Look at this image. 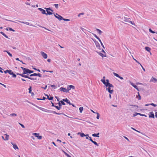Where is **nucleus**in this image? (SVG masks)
Wrapping results in <instances>:
<instances>
[{
    "instance_id": "obj_1",
    "label": "nucleus",
    "mask_w": 157,
    "mask_h": 157,
    "mask_svg": "<svg viewBox=\"0 0 157 157\" xmlns=\"http://www.w3.org/2000/svg\"><path fill=\"white\" fill-rule=\"evenodd\" d=\"M32 104L33 105H34V106H36V107L38 108V109H39L40 110H41L42 111L46 112H49V113H53L56 114H58V115H60L61 114H62V113H58L55 111H52V110H48L47 109H44V108L39 107L34 104Z\"/></svg>"
},
{
    "instance_id": "obj_2",
    "label": "nucleus",
    "mask_w": 157,
    "mask_h": 157,
    "mask_svg": "<svg viewBox=\"0 0 157 157\" xmlns=\"http://www.w3.org/2000/svg\"><path fill=\"white\" fill-rule=\"evenodd\" d=\"M21 68L22 69L23 71V74H31L34 72L33 71H32L29 70L28 68H26L23 67H21Z\"/></svg>"
},
{
    "instance_id": "obj_3",
    "label": "nucleus",
    "mask_w": 157,
    "mask_h": 157,
    "mask_svg": "<svg viewBox=\"0 0 157 157\" xmlns=\"http://www.w3.org/2000/svg\"><path fill=\"white\" fill-rule=\"evenodd\" d=\"M122 19L123 21L126 22L125 23L126 24H128L129 23H131L132 25H135V24L133 22H132L130 20V19L129 18H128L124 17L122 18Z\"/></svg>"
},
{
    "instance_id": "obj_4",
    "label": "nucleus",
    "mask_w": 157,
    "mask_h": 157,
    "mask_svg": "<svg viewBox=\"0 0 157 157\" xmlns=\"http://www.w3.org/2000/svg\"><path fill=\"white\" fill-rule=\"evenodd\" d=\"M41 11V13L43 14H45L46 15L48 14L51 15L53 14V13L50 12L49 10H40Z\"/></svg>"
},
{
    "instance_id": "obj_5",
    "label": "nucleus",
    "mask_w": 157,
    "mask_h": 157,
    "mask_svg": "<svg viewBox=\"0 0 157 157\" xmlns=\"http://www.w3.org/2000/svg\"><path fill=\"white\" fill-rule=\"evenodd\" d=\"M39 133H33V135L35 137H37V138L39 140H41L42 138V136H39Z\"/></svg>"
},
{
    "instance_id": "obj_6",
    "label": "nucleus",
    "mask_w": 157,
    "mask_h": 157,
    "mask_svg": "<svg viewBox=\"0 0 157 157\" xmlns=\"http://www.w3.org/2000/svg\"><path fill=\"white\" fill-rule=\"evenodd\" d=\"M41 55L44 59H47L48 57L47 55L43 52H41Z\"/></svg>"
},
{
    "instance_id": "obj_7",
    "label": "nucleus",
    "mask_w": 157,
    "mask_h": 157,
    "mask_svg": "<svg viewBox=\"0 0 157 157\" xmlns=\"http://www.w3.org/2000/svg\"><path fill=\"white\" fill-rule=\"evenodd\" d=\"M106 90H107L108 91V92L109 93L111 94H112L113 92V89L111 90V87H108V88H106Z\"/></svg>"
},
{
    "instance_id": "obj_8",
    "label": "nucleus",
    "mask_w": 157,
    "mask_h": 157,
    "mask_svg": "<svg viewBox=\"0 0 157 157\" xmlns=\"http://www.w3.org/2000/svg\"><path fill=\"white\" fill-rule=\"evenodd\" d=\"M58 105H59V106H57L56 105L55 106V107L56 109H57L58 110H59L60 109H61V108L62 105H61V103H60V102H59L58 103Z\"/></svg>"
},
{
    "instance_id": "obj_9",
    "label": "nucleus",
    "mask_w": 157,
    "mask_h": 157,
    "mask_svg": "<svg viewBox=\"0 0 157 157\" xmlns=\"http://www.w3.org/2000/svg\"><path fill=\"white\" fill-rule=\"evenodd\" d=\"M11 144L13 145V148L15 149H18V147L17 146V145L16 144H13V143L11 142Z\"/></svg>"
},
{
    "instance_id": "obj_10",
    "label": "nucleus",
    "mask_w": 157,
    "mask_h": 157,
    "mask_svg": "<svg viewBox=\"0 0 157 157\" xmlns=\"http://www.w3.org/2000/svg\"><path fill=\"white\" fill-rule=\"evenodd\" d=\"M18 21L20 22H21V23L25 24H26L28 25H29L31 26H33V25L32 24H30L29 23L27 22H23V21ZM33 26L36 27L35 26Z\"/></svg>"
},
{
    "instance_id": "obj_11",
    "label": "nucleus",
    "mask_w": 157,
    "mask_h": 157,
    "mask_svg": "<svg viewBox=\"0 0 157 157\" xmlns=\"http://www.w3.org/2000/svg\"><path fill=\"white\" fill-rule=\"evenodd\" d=\"M63 101L66 102L67 103H68L69 105H72V104L70 102V101L67 98H66L65 99H63Z\"/></svg>"
},
{
    "instance_id": "obj_12",
    "label": "nucleus",
    "mask_w": 157,
    "mask_h": 157,
    "mask_svg": "<svg viewBox=\"0 0 157 157\" xmlns=\"http://www.w3.org/2000/svg\"><path fill=\"white\" fill-rule=\"evenodd\" d=\"M60 90L61 91H62L63 92L66 93L67 92V89L66 88H64L63 87H61L60 88Z\"/></svg>"
},
{
    "instance_id": "obj_13",
    "label": "nucleus",
    "mask_w": 157,
    "mask_h": 157,
    "mask_svg": "<svg viewBox=\"0 0 157 157\" xmlns=\"http://www.w3.org/2000/svg\"><path fill=\"white\" fill-rule=\"evenodd\" d=\"M56 15H57V17H56V18H57L59 21L62 20L63 19V17L60 15L56 13Z\"/></svg>"
},
{
    "instance_id": "obj_14",
    "label": "nucleus",
    "mask_w": 157,
    "mask_h": 157,
    "mask_svg": "<svg viewBox=\"0 0 157 157\" xmlns=\"http://www.w3.org/2000/svg\"><path fill=\"white\" fill-rule=\"evenodd\" d=\"M150 114L151 115H149V118H155V116L153 112H151L150 113Z\"/></svg>"
},
{
    "instance_id": "obj_15",
    "label": "nucleus",
    "mask_w": 157,
    "mask_h": 157,
    "mask_svg": "<svg viewBox=\"0 0 157 157\" xmlns=\"http://www.w3.org/2000/svg\"><path fill=\"white\" fill-rule=\"evenodd\" d=\"M24 74H23V73L22 74H21L20 76H21L22 77L29 78V76L28 75H29L28 74L27 75H25Z\"/></svg>"
},
{
    "instance_id": "obj_16",
    "label": "nucleus",
    "mask_w": 157,
    "mask_h": 157,
    "mask_svg": "<svg viewBox=\"0 0 157 157\" xmlns=\"http://www.w3.org/2000/svg\"><path fill=\"white\" fill-rule=\"evenodd\" d=\"M150 82H157V79L156 78L152 77L151 79Z\"/></svg>"
},
{
    "instance_id": "obj_17",
    "label": "nucleus",
    "mask_w": 157,
    "mask_h": 157,
    "mask_svg": "<svg viewBox=\"0 0 157 157\" xmlns=\"http://www.w3.org/2000/svg\"><path fill=\"white\" fill-rule=\"evenodd\" d=\"M45 95L47 97V99L49 100H52L53 99V97H49L48 94H45Z\"/></svg>"
},
{
    "instance_id": "obj_18",
    "label": "nucleus",
    "mask_w": 157,
    "mask_h": 157,
    "mask_svg": "<svg viewBox=\"0 0 157 157\" xmlns=\"http://www.w3.org/2000/svg\"><path fill=\"white\" fill-rule=\"evenodd\" d=\"M99 133L98 132L97 134H93L92 135V136L94 137H99Z\"/></svg>"
},
{
    "instance_id": "obj_19",
    "label": "nucleus",
    "mask_w": 157,
    "mask_h": 157,
    "mask_svg": "<svg viewBox=\"0 0 157 157\" xmlns=\"http://www.w3.org/2000/svg\"><path fill=\"white\" fill-rule=\"evenodd\" d=\"M130 83H131V84L132 85V86L134 88H136L138 90H139L138 89V87L137 86H136V85H134V84L130 82Z\"/></svg>"
},
{
    "instance_id": "obj_20",
    "label": "nucleus",
    "mask_w": 157,
    "mask_h": 157,
    "mask_svg": "<svg viewBox=\"0 0 157 157\" xmlns=\"http://www.w3.org/2000/svg\"><path fill=\"white\" fill-rule=\"evenodd\" d=\"M78 135H79L81 137H83L84 136H85L86 135L84 134V133H83L81 132H78L77 134Z\"/></svg>"
},
{
    "instance_id": "obj_21",
    "label": "nucleus",
    "mask_w": 157,
    "mask_h": 157,
    "mask_svg": "<svg viewBox=\"0 0 157 157\" xmlns=\"http://www.w3.org/2000/svg\"><path fill=\"white\" fill-rule=\"evenodd\" d=\"M95 44H96V46L97 48H98L99 49H100V44H99V43L97 41H96V42H95Z\"/></svg>"
},
{
    "instance_id": "obj_22",
    "label": "nucleus",
    "mask_w": 157,
    "mask_h": 157,
    "mask_svg": "<svg viewBox=\"0 0 157 157\" xmlns=\"http://www.w3.org/2000/svg\"><path fill=\"white\" fill-rule=\"evenodd\" d=\"M97 53L100 56H102V57H103L104 56H105V57H106V55H105L104 54H103L101 52H97Z\"/></svg>"
},
{
    "instance_id": "obj_23",
    "label": "nucleus",
    "mask_w": 157,
    "mask_h": 157,
    "mask_svg": "<svg viewBox=\"0 0 157 157\" xmlns=\"http://www.w3.org/2000/svg\"><path fill=\"white\" fill-rule=\"evenodd\" d=\"M96 30L98 33V34L99 35H101L102 33V32L99 29H96Z\"/></svg>"
},
{
    "instance_id": "obj_24",
    "label": "nucleus",
    "mask_w": 157,
    "mask_h": 157,
    "mask_svg": "<svg viewBox=\"0 0 157 157\" xmlns=\"http://www.w3.org/2000/svg\"><path fill=\"white\" fill-rule=\"evenodd\" d=\"M0 33L4 36L6 38H8V36H6L3 32H0Z\"/></svg>"
},
{
    "instance_id": "obj_25",
    "label": "nucleus",
    "mask_w": 157,
    "mask_h": 157,
    "mask_svg": "<svg viewBox=\"0 0 157 157\" xmlns=\"http://www.w3.org/2000/svg\"><path fill=\"white\" fill-rule=\"evenodd\" d=\"M145 50L148 52H150L151 50V48L148 47H146L145 48Z\"/></svg>"
},
{
    "instance_id": "obj_26",
    "label": "nucleus",
    "mask_w": 157,
    "mask_h": 157,
    "mask_svg": "<svg viewBox=\"0 0 157 157\" xmlns=\"http://www.w3.org/2000/svg\"><path fill=\"white\" fill-rule=\"evenodd\" d=\"M4 52H6L10 56V57H12V55L9 52H8V51H6V50H5L4 51Z\"/></svg>"
},
{
    "instance_id": "obj_27",
    "label": "nucleus",
    "mask_w": 157,
    "mask_h": 157,
    "mask_svg": "<svg viewBox=\"0 0 157 157\" xmlns=\"http://www.w3.org/2000/svg\"><path fill=\"white\" fill-rule=\"evenodd\" d=\"M106 82H105V85L106 86L107 85H108L110 83L109 82V80L108 79H106Z\"/></svg>"
},
{
    "instance_id": "obj_28",
    "label": "nucleus",
    "mask_w": 157,
    "mask_h": 157,
    "mask_svg": "<svg viewBox=\"0 0 157 157\" xmlns=\"http://www.w3.org/2000/svg\"><path fill=\"white\" fill-rule=\"evenodd\" d=\"M106 87H113V85L111 84H110V83H109V84L108 85H107L106 86Z\"/></svg>"
},
{
    "instance_id": "obj_29",
    "label": "nucleus",
    "mask_w": 157,
    "mask_h": 157,
    "mask_svg": "<svg viewBox=\"0 0 157 157\" xmlns=\"http://www.w3.org/2000/svg\"><path fill=\"white\" fill-rule=\"evenodd\" d=\"M5 135L6 136L5 137V140H8L9 139V136L7 134H5Z\"/></svg>"
},
{
    "instance_id": "obj_30",
    "label": "nucleus",
    "mask_w": 157,
    "mask_h": 157,
    "mask_svg": "<svg viewBox=\"0 0 157 157\" xmlns=\"http://www.w3.org/2000/svg\"><path fill=\"white\" fill-rule=\"evenodd\" d=\"M79 111L80 113H82L83 110V107H80L79 108Z\"/></svg>"
},
{
    "instance_id": "obj_31",
    "label": "nucleus",
    "mask_w": 157,
    "mask_h": 157,
    "mask_svg": "<svg viewBox=\"0 0 157 157\" xmlns=\"http://www.w3.org/2000/svg\"><path fill=\"white\" fill-rule=\"evenodd\" d=\"M64 101H63V99L62 101H60L59 102L60 103H61V105H65V103L64 102Z\"/></svg>"
},
{
    "instance_id": "obj_32",
    "label": "nucleus",
    "mask_w": 157,
    "mask_h": 157,
    "mask_svg": "<svg viewBox=\"0 0 157 157\" xmlns=\"http://www.w3.org/2000/svg\"><path fill=\"white\" fill-rule=\"evenodd\" d=\"M113 74L114 76H116L117 77H120L119 75L117 73H116L115 72H113Z\"/></svg>"
},
{
    "instance_id": "obj_33",
    "label": "nucleus",
    "mask_w": 157,
    "mask_h": 157,
    "mask_svg": "<svg viewBox=\"0 0 157 157\" xmlns=\"http://www.w3.org/2000/svg\"><path fill=\"white\" fill-rule=\"evenodd\" d=\"M36 75H37V73H34L33 74H31L30 75V76L32 77V76H36Z\"/></svg>"
},
{
    "instance_id": "obj_34",
    "label": "nucleus",
    "mask_w": 157,
    "mask_h": 157,
    "mask_svg": "<svg viewBox=\"0 0 157 157\" xmlns=\"http://www.w3.org/2000/svg\"><path fill=\"white\" fill-rule=\"evenodd\" d=\"M69 87H70L71 89V88L73 89H74L75 88V86L72 85L69 86Z\"/></svg>"
},
{
    "instance_id": "obj_35",
    "label": "nucleus",
    "mask_w": 157,
    "mask_h": 157,
    "mask_svg": "<svg viewBox=\"0 0 157 157\" xmlns=\"http://www.w3.org/2000/svg\"><path fill=\"white\" fill-rule=\"evenodd\" d=\"M149 31L150 33H155L154 31H152L151 29H149Z\"/></svg>"
},
{
    "instance_id": "obj_36",
    "label": "nucleus",
    "mask_w": 157,
    "mask_h": 157,
    "mask_svg": "<svg viewBox=\"0 0 157 157\" xmlns=\"http://www.w3.org/2000/svg\"><path fill=\"white\" fill-rule=\"evenodd\" d=\"M44 9L46 10H52V7H49L48 8H44Z\"/></svg>"
},
{
    "instance_id": "obj_37",
    "label": "nucleus",
    "mask_w": 157,
    "mask_h": 157,
    "mask_svg": "<svg viewBox=\"0 0 157 157\" xmlns=\"http://www.w3.org/2000/svg\"><path fill=\"white\" fill-rule=\"evenodd\" d=\"M29 93H31L32 91V87L30 86H29Z\"/></svg>"
},
{
    "instance_id": "obj_38",
    "label": "nucleus",
    "mask_w": 157,
    "mask_h": 157,
    "mask_svg": "<svg viewBox=\"0 0 157 157\" xmlns=\"http://www.w3.org/2000/svg\"><path fill=\"white\" fill-rule=\"evenodd\" d=\"M8 71V73L9 74L12 75V74H13V72H12L11 70H9V71Z\"/></svg>"
},
{
    "instance_id": "obj_39",
    "label": "nucleus",
    "mask_w": 157,
    "mask_h": 157,
    "mask_svg": "<svg viewBox=\"0 0 157 157\" xmlns=\"http://www.w3.org/2000/svg\"><path fill=\"white\" fill-rule=\"evenodd\" d=\"M29 79L32 80H35L36 79V78H31V77H29Z\"/></svg>"
},
{
    "instance_id": "obj_40",
    "label": "nucleus",
    "mask_w": 157,
    "mask_h": 157,
    "mask_svg": "<svg viewBox=\"0 0 157 157\" xmlns=\"http://www.w3.org/2000/svg\"><path fill=\"white\" fill-rule=\"evenodd\" d=\"M93 144H94L95 145L97 146H99L98 144H97V143L94 141H93L92 142Z\"/></svg>"
},
{
    "instance_id": "obj_41",
    "label": "nucleus",
    "mask_w": 157,
    "mask_h": 157,
    "mask_svg": "<svg viewBox=\"0 0 157 157\" xmlns=\"http://www.w3.org/2000/svg\"><path fill=\"white\" fill-rule=\"evenodd\" d=\"M96 113L97 114V116L96 117L97 119H99V114L98 113Z\"/></svg>"
},
{
    "instance_id": "obj_42",
    "label": "nucleus",
    "mask_w": 157,
    "mask_h": 157,
    "mask_svg": "<svg viewBox=\"0 0 157 157\" xmlns=\"http://www.w3.org/2000/svg\"><path fill=\"white\" fill-rule=\"evenodd\" d=\"M54 5L55 7L57 9L58 8V7H59L58 4H54Z\"/></svg>"
},
{
    "instance_id": "obj_43",
    "label": "nucleus",
    "mask_w": 157,
    "mask_h": 157,
    "mask_svg": "<svg viewBox=\"0 0 157 157\" xmlns=\"http://www.w3.org/2000/svg\"><path fill=\"white\" fill-rule=\"evenodd\" d=\"M101 81L105 85V80L104 79H101Z\"/></svg>"
},
{
    "instance_id": "obj_44",
    "label": "nucleus",
    "mask_w": 157,
    "mask_h": 157,
    "mask_svg": "<svg viewBox=\"0 0 157 157\" xmlns=\"http://www.w3.org/2000/svg\"><path fill=\"white\" fill-rule=\"evenodd\" d=\"M150 105L154 106V107H156L157 106V105L156 104H155L153 103H151L150 104Z\"/></svg>"
},
{
    "instance_id": "obj_45",
    "label": "nucleus",
    "mask_w": 157,
    "mask_h": 157,
    "mask_svg": "<svg viewBox=\"0 0 157 157\" xmlns=\"http://www.w3.org/2000/svg\"><path fill=\"white\" fill-rule=\"evenodd\" d=\"M92 34L97 39H99V37L96 34L93 33H92Z\"/></svg>"
},
{
    "instance_id": "obj_46",
    "label": "nucleus",
    "mask_w": 157,
    "mask_h": 157,
    "mask_svg": "<svg viewBox=\"0 0 157 157\" xmlns=\"http://www.w3.org/2000/svg\"><path fill=\"white\" fill-rule=\"evenodd\" d=\"M85 14L84 13H80L78 15V17H79L81 15H83Z\"/></svg>"
},
{
    "instance_id": "obj_47",
    "label": "nucleus",
    "mask_w": 157,
    "mask_h": 157,
    "mask_svg": "<svg viewBox=\"0 0 157 157\" xmlns=\"http://www.w3.org/2000/svg\"><path fill=\"white\" fill-rule=\"evenodd\" d=\"M10 116H17V114L16 113H12L10 114Z\"/></svg>"
},
{
    "instance_id": "obj_48",
    "label": "nucleus",
    "mask_w": 157,
    "mask_h": 157,
    "mask_svg": "<svg viewBox=\"0 0 157 157\" xmlns=\"http://www.w3.org/2000/svg\"><path fill=\"white\" fill-rule=\"evenodd\" d=\"M62 20L64 21H70V20L69 19L63 18V19H62Z\"/></svg>"
},
{
    "instance_id": "obj_49",
    "label": "nucleus",
    "mask_w": 157,
    "mask_h": 157,
    "mask_svg": "<svg viewBox=\"0 0 157 157\" xmlns=\"http://www.w3.org/2000/svg\"><path fill=\"white\" fill-rule=\"evenodd\" d=\"M138 96H139L138 99L139 100H140L141 99V96L140 95L139 92H138Z\"/></svg>"
},
{
    "instance_id": "obj_50",
    "label": "nucleus",
    "mask_w": 157,
    "mask_h": 157,
    "mask_svg": "<svg viewBox=\"0 0 157 157\" xmlns=\"http://www.w3.org/2000/svg\"><path fill=\"white\" fill-rule=\"evenodd\" d=\"M38 76L40 77H41L42 76L39 73L37 74L36 76Z\"/></svg>"
},
{
    "instance_id": "obj_51",
    "label": "nucleus",
    "mask_w": 157,
    "mask_h": 157,
    "mask_svg": "<svg viewBox=\"0 0 157 157\" xmlns=\"http://www.w3.org/2000/svg\"><path fill=\"white\" fill-rule=\"evenodd\" d=\"M19 124L23 128H25V127L23 124L21 123H19Z\"/></svg>"
},
{
    "instance_id": "obj_52",
    "label": "nucleus",
    "mask_w": 157,
    "mask_h": 157,
    "mask_svg": "<svg viewBox=\"0 0 157 157\" xmlns=\"http://www.w3.org/2000/svg\"><path fill=\"white\" fill-rule=\"evenodd\" d=\"M8 28L9 29L10 31H12L13 32H14L15 31V30L13 29L12 28Z\"/></svg>"
},
{
    "instance_id": "obj_53",
    "label": "nucleus",
    "mask_w": 157,
    "mask_h": 157,
    "mask_svg": "<svg viewBox=\"0 0 157 157\" xmlns=\"http://www.w3.org/2000/svg\"><path fill=\"white\" fill-rule=\"evenodd\" d=\"M71 88L70 87H69V86H68L67 87V91L68 92L69 90H71Z\"/></svg>"
},
{
    "instance_id": "obj_54",
    "label": "nucleus",
    "mask_w": 157,
    "mask_h": 157,
    "mask_svg": "<svg viewBox=\"0 0 157 157\" xmlns=\"http://www.w3.org/2000/svg\"><path fill=\"white\" fill-rule=\"evenodd\" d=\"M137 113H133V117H135L136 116V115H137Z\"/></svg>"
},
{
    "instance_id": "obj_55",
    "label": "nucleus",
    "mask_w": 157,
    "mask_h": 157,
    "mask_svg": "<svg viewBox=\"0 0 157 157\" xmlns=\"http://www.w3.org/2000/svg\"><path fill=\"white\" fill-rule=\"evenodd\" d=\"M12 77L13 78H16V75L13 73V74H12Z\"/></svg>"
},
{
    "instance_id": "obj_56",
    "label": "nucleus",
    "mask_w": 157,
    "mask_h": 157,
    "mask_svg": "<svg viewBox=\"0 0 157 157\" xmlns=\"http://www.w3.org/2000/svg\"><path fill=\"white\" fill-rule=\"evenodd\" d=\"M51 86L52 87H54V89H55L56 88V86L55 85H52Z\"/></svg>"
},
{
    "instance_id": "obj_57",
    "label": "nucleus",
    "mask_w": 157,
    "mask_h": 157,
    "mask_svg": "<svg viewBox=\"0 0 157 157\" xmlns=\"http://www.w3.org/2000/svg\"><path fill=\"white\" fill-rule=\"evenodd\" d=\"M131 128L132 129L138 132H140L136 130V129H135V128H132V127H131Z\"/></svg>"
},
{
    "instance_id": "obj_58",
    "label": "nucleus",
    "mask_w": 157,
    "mask_h": 157,
    "mask_svg": "<svg viewBox=\"0 0 157 157\" xmlns=\"http://www.w3.org/2000/svg\"><path fill=\"white\" fill-rule=\"evenodd\" d=\"M64 153L67 157L70 156V155L67 154L66 152H64Z\"/></svg>"
},
{
    "instance_id": "obj_59",
    "label": "nucleus",
    "mask_w": 157,
    "mask_h": 157,
    "mask_svg": "<svg viewBox=\"0 0 157 157\" xmlns=\"http://www.w3.org/2000/svg\"><path fill=\"white\" fill-rule=\"evenodd\" d=\"M39 27H42V28H44L45 29L48 30V31H51L50 30L46 29V28H45V27H42V26H40V25H38Z\"/></svg>"
},
{
    "instance_id": "obj_60",
    "label": "nucleus",
    "mask_w": 157,
    "mask_h": 157,
    "mask_svg": "<svg viewBox=\"0 0 157 157\" xmlns=\"http://www.w3.org/2000/svg\"><path fill=\"white\" fill-rule=\"evenodd\" d=\"M9 71V70H6V71H4V73H8V72H9V71Z\"/></svg>"
},
{
    "instance_id": "obj_61",
    "label": "nucleus",
    "mask_w": 157,
    "mask_h": 157,
    "mask_svg": "<svg viewBox=\"0 0 157 157\" xmlns=\"http://www.w3.org/2000/svg\"><path fill=\"white\" fill-rule=\"evenodd\" d=\"M89 140H90L92 142V141H93V140L90 137H89Z\"/></svg>"
},
{
    "instance_id": "obj_62",
    "label": "nucleus",
    "mask_w": 157,
    "mask_h": 157,
    "mask_svg": "<svg viewBox=\"0 0 157 157\" xmlns=\"http://www.w3.org/2000/svg\"><path fill=\"white\" fill-rule=\"evenodd\" d=\"M133 59L136 61V62H137V63H139V64H140V63H139L136 59H135L133 57Z\"/></svg>"
},
{
    "instance_id": "obj_63",
    "label": "nucleus",
    "mask_w": 157,
    "mask_h": 157,
    "mask_svg": "<svg viewBox=\"0 0 157 157\" xmlns=\"http://www.w3.org/2000/svg\"><path fill=\"white\" fill-rule=\"evenodd\" d=\"M80 28H81V30H82V31L83 32H84V30H85V29H84L82 27H81Z\"/></svg>"
},
{
    "instance_id": "obj_64",
    "label": "nucleus",
    "mask_w": 157,
    "mask_h": 157,
    "mask_svg": "<svg viewBox=\"0 0 157 157\" xmlns=\"http://www.w3.org/2000/svg\"><path fill=\"white\" fill-rule=\"evenodd\" d=\"M55 97L57 99L58 101H59V98L58 97L55 96Z\"/></svg>"
}]
</instances>
